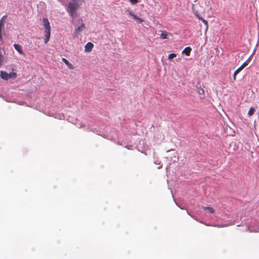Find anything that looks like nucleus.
<instances>
[{
    "label": "nucleus",
    "instance_id": "6",
    "mask_svg": "<svg viewBox=\"0 0 259 259\" xmlns=\"http://www.w3.org/2000/svg\"><path fill=\"white\" fill-rule=\"evenodd\" d=\"M78 22H82V19H78ZM84 28V25L81 23V24L80 25H79L75 30V33H79L80 31H81Z\"/></svg>",
    "mask_w": 259,
    "mask_h": 259
},
{
    "label": "nucleus",
    "instance_id": "17",
    "mask_svg": "<svg viewBox=\"0 0 259 259\" xmlns=\"http://www.w3.org/2000/svg\"><path fill=\"white\" fill-rule=\"evenodd\" d=\"M4 26V24L2 23V21H0V39L2 38L1 32L2 28Z\"/></svg>",
    "mask_w": 259,
    "mask_h": 259
},
{
    "label": "nucleus",
    "instance_id": "13",
    "mask_svg": "<svg viewBox=\"0 0 259 259\" xmlns=\"http://www.w3.org/2000/svg\"><path fill=\"white\" fill-rule=\"evenodd\" d=\"M255 109L254 108H253V107L250 108V109H249V111L248 112V115L249 116L252 115L254 114V113L255 112Z\"/></svg>",
    "mask_w": 259,
    "mask_h": 259
},
{
    "label": "nucleus",
    "instance_id": "9",
    "mask_svg": "<svg viewBox=\"0 0 259 259\" xmlns=\"http://www.w3.org/2000/svg\"><path fill=\"white\" fill-rule=\"evenodd\" d=\"M192 49L190 47L185 48L182 51V53L185 54L186 56H189Z\"/></svg>",
    "mask_w": 259,
    "mask_h": 259
},
{
    "label": "nucleus",
    "instance_id": "1",
    "mask_svg": "<svg viewBox=\"0 0 259 259\" xmlns=\"http://www.w3.org/2000/svg\"><path fill=\"white\" fill-rule=\"evenodd\" d=\"M71 2H69L68 4V7L66 9L67 12L70 15L74 18L76 16V10L78 9V7L82 4L83 0H71Z\"/></svg>",
    "mask_w": 259,
    "mask_h": 259
},
{
    "label": "nucleus",
    "instance_id": "19",
    "mask_svg": "<svg viewBox=\"0 0 259 259\" xmlns=\"http://www.w3.org/2000/svg\"><path fill=\"white\" fill-rule=\"evenodd\" d=\"M132 4H135L138 3V0H129Z\"/></svg>",
    "mask_w": 259,
    "mask_h": 259
},
{
    "label": "nucleus",
    "instance_id": "3",
    "mask_svg": "<svg viewBox=\"0 0 259 259\" xmlns=\"http://www.w3.org/2000/svg\"><path fill=\"white\" fill-rule=\"evenodd\" d=\"M0 76L4 80H8L11 78H15L16 76V73H8L6 71H1Z\"/></svg>",
    "mask_w": 259,
    "mask_h": 259
},
{
    "label": "nucleus",
    "instance_id": "4",
    "mask_svg": "<svg viewBox=\"0 0 259 259\" xmlns=\"http://www.w3.org/2000/svg\"><path fill=\"white\" fill-rule=\"evenodd\" d=\"M252 57V55H251L249 58L245 62H244L241 66H240L238 69H237L235 72H234V74H233V79L234 80H236V75L242 70L243 69L245 66H246L248 64V62L250 61V59H251V57Z\"/></svg>",
    "mask_w": 259,
    "mask_h": 259
},
{
    "label": "nucleus",
    "instance_id": "22",
    "mask_svg": "<svg viewBox=\"0 0 259 259\" xmlns=\"http://www.w3.org/2000/svg\"><path fill=\"white\" fill-rule=\"evenodd\" d=\"M198 19H199V20H201V19H202V18L201 17H199V16H198Z\"/></svg>",
    "mask_w": 259,
    "mask_h": 259
},
{
    "label": "nucleus",
    "instance_id": "15",
    "mask_svg": "<svg viewBox=\"0 0 259 259\" xmlns=\"http://www.w3.org/2000/svg\"><path fill=\"white\" fill-rule=\"evenodd\" d=\"M132 17L135 19V20H138L140 21V22H142V20L141 18H139V17H138L137 15H136L135 14H133V16H132Z\"/></svg>",
    "mask_w": 259,
    "mask_h": 259
},
{
    "label": "nucleus",
    "instance_id": "21",
    "mask_svg": "<svg viewBox=\"0 0 259 259\" xmlns=\"http://www.w3.org/2000/svg\"><path fill=\"white\" fill-rule=\"evenodd\" d=\"M5 17H6V16H4L0 20V21H2V24H4V23Z\"/></svg>",
    "mask_w": 259,
    "mask_h": 259
},
{
    "label": "nucleus",
    "instance_id": "20",
    "mask_svg": "<svg viewBox=\"0 0 259 259\" xmlns=\"http://www.w3.org/2000/svg\"><path fill=\"white\" fill-rule=\"evenodd\" d=\"M201 21H202V22L205 25H206V26H207V22L206 20H205V19H201Z\"/></svg>",
    "mask_w": 259,
    "mask_h": 259
},
{
    "label": "nucleus",
    "instance_id": "18",
    "mask_svg": "<svg viewBox=\"0 0 259 259\" xmlns=\"http://www.w3.org/2000/svg\"><path fill=\"white\" fill-rule=\"evenodd\" d=\"M126 12L127 13V14L128 15V16L132 17L133 16L134 13L133 12H132L131 11H129V10H127Z\"/></svg>",
    "mask_w": 259,
    "mask_h": 259
},
{
    "label": "nucleus",
    "instance_id": "11",
    "mask_svg": "<svg viewBox=\"0 0 259 259\" xmlns=\"http://www.w3.org/2000/svg\"><path fill=\"white\" fill-rule=\"evenodd\" d=\"M202 208L204 210H207L211 213H213L214 212V209L211 207L203 206Z\"/></svg>",
    "mask_w": 259,
    "mask_h": 259
},
{
    "label": "nucleus",
    "instance_id": "14",
    "mask_svg": "<svg viewBox=\"0 0 259 259\" xmlns=\"http://www.w3.org/2000/svg\"><path fill=\"white\" fill-rule=\"evenodd\" d=\"M176 56H177L176 54L171 53L168 55V59L170 60V59H172V58L176 57Z\"/></svg>",
    "mask_w": 259,
    "mask_h": 259
},
{
    "label": "nucleus",
    "instance_id": "2",
    "mask_svg": "<svg viewBox=\"0 0 259 259\" xmlns=\"http://www.w3.org/2000/svg\"><path fill=\"white\" fill-rule=\"evenodd\" d=\"M42 21L44 23V25L45 28V30L44 31L45 38L44 40L45 44H47L50 37L51 35V27L50 25V22L48 19L47 18H44L42 19Z\"/></svg>",
    "mask_w": 259,
    "mask_h": 259
},
{
    "label": "nucleus",
    "instance_id": "8",
    "mask_svg": "<svg viewBox=\"0 0 259 259\" xmlns=\"http://www.w3.org/2000/svg\"><path fill=\"white\" fill-rule=\"evenodd\" d=\"M62 60L66 64V65L68 67V68L69 69H74V66L67 59H66L64 58H62Z\"/></svg>",
    "mask_w": 259,
    "mask_h": 259
},
{
    "label": "nucleus",
    "instance_id": "5",
    "mask_svg": "<svg viewBox=\"0 0 259 259\" xmlns=\"http://www.w3.org/2000/svg\"><path fill=\"white\" fill-rule=\"evenodd\" d=\"M93 47L94 45L91 42H88L84 47V51L85 52H90Z\"/></svg>",
    "mask_w": 259,
    "mask_h": 259
},
{
    "label": "nucleus",
    "instance_id": "10",
    "mask_svg": "<svg viewBox=\"0 0 259 259\" xmlns=\"http://www.w3.org/2000/svg\"><path fill=\"white\" fill-rule=\"evenodd\" d=\"M248 230L250 232H259V225L256 227L251 226L248 227Z\"/></svg>",
    "mask_w": 259,
    "mask_h": 259
},
{
    "label": "nucleus",
    "instance_id": "23",
    "mask_svg": "<svg viewBox=\"0 0 259 259\" xmlns=\"http://www.w3.org/2000/svg\"><path fill=\"white\" fill-rule=\"evenodd\" d=\"M215 226H217V227H220V226L223 227V226L216 225Z\"/></svg>",
    "mask_w": 259,
    "mask_h": 259
},
{
    "label": "nucleus",
    "instance_id": "7",
    "mask_svg": "<svg viewBox=\"0 0 259 259\" xmlns=\"http://www.w3.org/2000/svg\"><path fill=\"white\" fill-rule=\"evenodd\" d=\"M14 48L15 49V50L16 51H17V52L20 54L24 55V53H23L22 49V47L20 45H19V44H15L14 45Z\"/></svg>",
    "mask_w": 259,
    "mask_h": 259
},
{
    "label": "nucleus",
    "instance_id": "16",
    "mask_svg": "<svg viewBox=\"0 0 259 259\" xmlns=\"http://www.w3.org/2000/svg\"><path fill=\"white\" fill-rule=\"evenodd\" d=\"M197 92H198V93L199 94H200V95H202V94H204V90H203V89H200H200H199L198 90Z\"/></svg>",
    "mask_w": 259,
    "mask_h": 259
},
{
    "label": "nucleus",
    "instance_id": "12",
    "mask_svg": "<svg viewBox=\"0 0 259 259\" xmlns=\"http://www.w3.org/2000/svg\"><path fill=\"white\" fill-rule=\"evenodd\" d=\"M168 35V33L165 31H163L161 32V33L160 34V37L162 39H166L167 38V36Z\"/></svg>",
    "mask_w": 259,
    "mask_h": 259
}]
</instances>
